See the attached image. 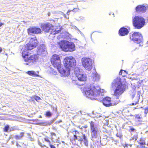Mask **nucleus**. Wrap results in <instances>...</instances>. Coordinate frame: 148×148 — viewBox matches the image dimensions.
Wrapping results in <instances>:
<instances>
[{"label":"nucleus","mask_w":148,"mask_h":148,"mask_svg":"<svg viewBox=\"0 0 148 148\" xmlns=\"http://www.w3.org/2000/svg\"><path fill=\"white\" fill-rule=\"evenodd\" d=\"M126 88V84H123L120 77H117L112 82L111 89L113 91V95L116 100L114 102L111 101V98L106 97L103 98V104L106 107H109L116 105L120 101L119 98L121 95L124 92Z\"/></svg>","instance_id":"nucleus-1"},{"label":"nucleus","mask_w":148,"mask_h":148,"mask_svg":"<svg viewBox=\"0 0 148 148\" xmlns=\"http://www.w3.org/2000/svg\"><path fill=\"white\" fill-rule=\"evenodd\" d=\"M64 63L65 68L61 67V62L59 64H58L57 60L54 63H51L54 68H56L62 76H67L70 74V71L75 67L76 65V61L72 57H66L64 60Z\"/></svg>","instance_id":"nucleus-2"},{"label":"nucleus","mask_w":148,"mask_h":148,"mask_svg":"<svg viewBox=\"0 0 148 148\" xmlns=\"http://www.w3.org/2000/svg\"><path fill=\"white\" fill-rule=\"evenodd\" d=\"M84 91L86 96L91 99H95L101 101L103 98V93L105 90L100 89L99 86H91L90 87H85Z\"/></svg>","instance_id":"nucleus-3"},{"label":"nucleus","mask_w":148,"mask_h":148,"mask_svg":"<svg viewBox=\"0 0 148 148\" xmlns=\"http://www.w3.org/2000/svg\"><path fill=\"white\" fill-rule=\"evenodd\" d=\"M56 27L48 23L42 24L41 26V27L43 31L46 32H49L51 34L53 35H55L60 32V26L57 28H56Z\"/></svg>","instance_id":"nucleus-4"},{"label":"nucleus","mask_w":148,"mask_h":148,"mask_svg":"<svg viewBox=\"0 0 148 148\" xmlns=\"http://www.w3.org/2000/svg\"><path fill=\"white\" fill-rule=\"evenodd\" d=\"M133 26L135 29H140L145 25V20L144 18L140 16H135L132 18Z\"/></svg>","instance_id":"nucleus-5"},{"label":"nucleus","mask_w":148,"mask_h":148,"mask_svg":"<svg viewBox=\"0 0 148 148\" xmlns=\"http://www.w3.org/2000/svg\"><path fill=\"white\" fill-rule=\"evenodd\" d=\"M74 72L78 80L84 82L82 83H78V85L79 86L83 85L84 82L86 80V75L84 73L83 71L82 70L79 69L78 68H75L74 69Z\"/></svg>","instance_id":"nucleus-6"},{"label":"nucleus","mask_w":148,"mask_h":148,"mask_svg":"<svg viewBox=\"0 0 148 148\" xmlns=\"http://www.w3.org/2000/svg\"><path fill=\"white\" fill-rule=\"evenodd\" d=\"M130 39L134 42L139 44V46H141L143 43V39L142 34L138 32H135L130 36Z\"/></svg>","instance_id":"nucleus-7"},{"label":"nucleus","mask_w":148,"mask_h":148,"mask_svg":"<svg viewBox=\"0 0 148 148\" xmlns=\"http://www.w3.org/2000/svg\"><path fill=\"white\" fill-rule=\"evenodd\" d=\"M81 61L83 66L86 70L90 71L91 69L93 64L91 59L89 58L83 57L82 58Z\"/></svg>","instance_id":"nucleus-8"},{"label":"nucleus","mask_w":148,"mask_h":148,"mask_svg":"<svg viewBox=\"0 0 148 148\" xmlns=\"http://www.w3.org/2000/svg\"><path fill=\"white\" fill-rule=\"evenodd\" d=\"M38 59V57L36 54L30 56L29 57L25 58L24 59L25 62L24 64L25 65L30 66L34 64L37 62Z\"/></svg>","instance_id":"nucleus-9"},{"label":"nucleus","mask_w":148,"mask_h":148,"mask_svg":"<svg viewBox=\"0 0 148 148\" xmlns=\"http://www.w3.org/2000/svg\"><path fill=\"white\" fill-rule=\"evenodd\" d=\"M37 45V41L35 37L29 39V42L25 46L26 48L28 49L32 50L36 47Z\"/></svg>","instance_id":"nucleus-10"},{"label":"nucleus","mask_w":148,"mask_h":148,"mask_svg":"<svg viewBox=\"0 0 148 148\" xmlns=\"http://www.w3.org/2000/svg\"><path fill=\"white\" fill-rule=\"evenodd\" d=\"M91 136L92 138H95L98 136L99 132L98 128L95 126L93 122L91 121L90 123Z\"/></svg>","instance_id":"nucleus-11"},{"label":"nucleus","mask_w":148,"mask_h":148,"mask_svg":"<svg viewBox=\"0 0 148 148\" xmlns=\"http://www.w3.org/2000/svg\"><path fill=\"white\" fill-rule=\"evenodd\" d=\"M27 31L28 33L30 35L33 34H41L42 31L40 28L37 27L35 26L30 27L27 29Z\"/></svg>","instance_id":"nucleus-12"},{"label":"nucleus","mask_w":148,"mask_h":148,"mask_svg":"<svg viewBox=\"0 0 148 148\" xmlns=\"http://www.w3.org/2000/svg\"><path fill=\"white\" fill-rule=\"evenodd\" d=\"M38 54L41 56H45L46 55L47 52L45 45L44 44L41 45L38 48L37 51Z\"/></svg>","instance_id":"nucleus-13"},{"label":"nucleus","mask_w":148,"mask_h":148,"mask_svg":"<svg viewBox=\"0 0 148 148\" xmlns=\"http://www.w3.org/2000/svg\"><path fill=\"white\" fill-rule=\"evenodd\" d=\"M69 41H68L63 40L58 43V44L60 47L64 51H65V49L67 48V46L68 45Z\"/></svg>","instance_id":"nucleus-14"},{"label":"nucleus","mask_w":148,"mask_h":148,"mask_svg":"<svg viewBox=\"0 0 148 148\" xmlns=\"http://www.w3.org/2000/svg\"><path fill=\"white\" fill-rule=\"evenodd\" d=\"M92 78L94 81H98L100 79V75L97 73L95 69L93 70L92 73Z\"/></svg>","instance_id":"nucleus-15"},{"label":"nucleus","mask_w":148,"mask_h":148,"mask_svg":"<svg viewBox=\"0 0 148 148\" xmlns=\"http://www.w3.org/2000/svg\"><path fill=\"white\" fill-rule=\"evenodd\" d=\"M67 47L65 51H72L75 50V45L73 42H69Z\"/></svg>","instance_id":"nucleus-16"},{"label":"nucleus","mask_w":148,"mask_h":148,"mask_svg":"<svg viewBox=\"0 0 148 148\" xmlns=\"http://www.w3.org/2000/svg\"><path fill=\"white\" fill-rule=\"evenodd\" d=\"M55 60L57 62L58 64H59L61 62L59 55L57 54H54L51 60V63H54Z\"/></svg>","instance_id":"nucleus-17"},{"label":"nucleus","mask_w":148,"mask_h":148,"mask_svg":"<svg viewBox=\"0 0 148 148\" xmlns=\"http://www.w3.org/2000/svg\"><path fill=\"white\" fill-rule=\"evenodd\" d=\"M128 33V30L124 27L121 28L119 30V35L121 36L127 35Z\"/></svg>","instance_id":"nucleus-18"},{"label":"nucleus","mask_w":148,"mask_h":148,"mask_svg":"<svg viewBox=\"0 0 148 148\" xmlns=\"http://www.w3.org/2000/svg\"><path fill=\"white\" fill-rule=\"evenodd\" d=\"M69 37V33L67 32H64L60 34L58 36V38L60 39V38L68 39Z\"/></svg>","instance_id":"nucleus-19"},{"label":"nucleus","mask_w":148,"mask_h":148,"mask_svg":"<svg viewBox=\"0 0 148 148\" xmlns=\"http://www.w3.org/2000/svg\"><path fill=\"white\" fill-rule=\"evenodd\" d=\"M26 49H24L22 52V56L23 58L24 59L26 58H27V57H28V56L29 55V50H29L27 49L26 47Z\"/></svg>","instance_id":"nucleus-20"},{"label":"nucleus","mask_w":148,"mask_h":148,"mask_svg":"<svg viewBox=\"0 0 148 148\" xmlns=\"http://www.w3.org/2000/svg\"><path fill=\"white\" fill-rule=\"evenodd\" d=\"M27 73L32 76L37 77L38 76V75L36 73V72L33 71H28L27 72Z\"/></svg>","instance_id":"nucleus-21"},{"label":"nucleus","mask_w":148,"mask_h":148,"mask_svg":"<svg viewBox=\"0 0 148 148\" xmlns=\"http://www.w3.org/2000/svg\"><path fill=\"white\" fill-rule=\"evenodd\" d=\"M24 134V132H21L19 134L15 136V138L16 140L21 139L23 136Z\"/></svg>","instance_id":"nucleus-22"},{"label":"nucleus","mask_w":148,"mask_h":148,"mask_svg":"<svg viewBox=\"0 0 148 148\" xmlns=\"http://www.w3.org/2000/svg\"><path fill=\"white\" fill-rule=\"evenodd\" d=\"M53 122V120H51L50 121H47L43 122L42 123V125L44 126H47V125H50L52 124Z\"/></svg>","instance_id":"nucleus-23"},{"label":"nucleus","mask_w":148,"mask_h":148,"mask_svg":"<svg viewBox=\"0 0 148 148\" xmlns=\"http://www.w3.org/2000/svg\"><path fill=\"white\" fill-rule=\"evenodd\" d=\"M83 140H84V144L85 146H87L88 145V142L85 134L83 135Z\"/></svg>","instance_id":"nucleus-24"},{"label":"nucleus","mask_w":148,"mask_h":148,"mask_svg":"<svg viewBox=\"0 0 148 148\" xmlns=\"http://www.w3.org/2000/svg\"><path fill=\"white\" fill-rule=\"evenodd\" d=\"M135 118L138 119V121H140V120L138 119H142V117L140 116V115L139 114H136L135 115Z\"/></svg>","instance_id":"nucleus-25"},{"label":"nucleus","mask_w":148,"mask_h":148,"mask_svg":"<svg viewBox=\"0 0 148 148\" xmlns=\"http://www.w3.org/2000/svg\"><path fill=\"white\" fill-rule=\"evenodd\" d=\"M77 140L79 141H82L83 140V135L82 136H79L78 135Z\"/></svg>","instance_id":"nucleus-26"},{"label":"nucleus","mask_w":148,"mask_h":148,"mask_svg":"<svg viewBox=\"0 0 148 148\" xmlns=\"http://www.w3.org/2000/svg\"><path fill=\"white\" fill-rule=\"evenodd\" d=\"M116 135L117 137H119L120 139H121L122 138L123 135L121 133H118Z\"/></svg>","instance_id":"nucleus-27"},{"label":"nucleus","mask_w":148,"mask_h":148,"mask_svg":"<svg viewBox=\"0 0 148 148\" xmlns=\"http://www.w3.org/2000/svg\"><path fill=\"white\" fill-rule=\"evenodd\" d=\"M123 72L125 73L126 74H128V72L126 71L121 70L119 73V75H122V73H123Z\"/></svg>","instance_id":"nucleus-28"},{"label":"nucleus","mask_w":148,"mask_h":148,"mask_svg":"<svg viewBox=\"0 0 148 148\" xmlns=\"http://www.w3.org/2000/svg\"><path fill=\"white\" fill-rule=\"evenodd\" d=\"M9 125H6L4 128V131L5 132H7L8 130H9Z\"/></svg>","instance_id":"nucleus-29"},{"label":"nucleus","mask_w":148,"mask_h":148,"mask_svg":"<svg viewBox=\"0 0 148 148\" xmlns=\"http://www.w3.org/2000/svg\"><path fill=\"white\" fill-rule=\"evenodd\" d=\"M38 145H39L41 147H42L44 146V147H45L46 148H48V147H47L45 145H42V143L38 140Z\"/></svg>","instance_id":"nucleus-30"},{"label":"nucleus","mask_w":148,"mask_h":148,"mask_svg":"<svg viewBox=\"0 0 148 148\" xmlns=\"http://www.w3.org/2000/svg\"><path fill=\"white\" fill-rule=\"evenodd\" d=\"M44 140L45 141L48 143L49 145H50L51 143V142L49 140V138L48 137H46V138H44Z\"/></svg>","instance_id":"nucleus-31"},{"label":"nucleus","mask_w":148,"mask_h":148,"mask_svg":"<svg viewBox=\"0 0 148 148\" xmlns=\"http://www.w3.org/2000/svg\"><path fill=\"white\" fill-rule=\"evenodd\" d=\"M51 113L49 111L47 112L46 113V115L47 116L50 117L51 116Z\"/></svg>","instance_id":"nucleus-32"},{"label":"nucleus","mask_w":148,"mask_h":148,"mask_svg":"<svg viewBox=\"0 0 148 148\" xmlns=\"http://www.w3.org/2000/svg\"><path fill=\"white\" fill-rule=\"evenodd\" d=\"M78 135H74V138H73L72 140L71 139V140H72V141H73V140L75 141V140H77V137H78Z\"/></svg>","instance_id":"nucleus-33"},{"label":"nucleus","mask_w":148,"mask_h":148,"mask_svg":"<svg viewBox=\"0 0 148 148\" xmlns=\"http://www.w3.org/2000/svg\"><path fill=\"white\" fill-rule=\"evenodd\" d=\"M133 139H134V140L135 141H136L138 138V136L137 134L134 135V136H133Z\"/></svg>","instance_id":"nucleus-34"},{"label":"nucleus","mask_w":148,"mask_h":148,"mask_svg":"<svg viewBox=\"0 0 148 148\" xmlns=\"http://www.w3.org/2000/svg\"><path fill=\"white\" fill-rule=\"evenodd\" d=\"M16 127H13L10 128L9 129L10 131H14L16 130Z\"/></svg>","instance_id":"nucleus-35"},{"label":"nucleus","mask_w":148,"mask_h":148,"mask_svg":"<svg viewBox=\"0 0 148 148\" xmlns=\"http://www.w3.org/2000/svg\"><path fill=\"white\" fill-rule=\"evenodd\" d=\"M130 130L132 132H136V130L133 127L130 126Z\"/></svg>","instance_id":"nucleus-36"},{"label":"nucleus","mask_w":148,"mask_h":148,"mask_svg":"<svg viewBox=\"0 0 148 148\" xmlns=\"http://www.w3.org/2000/svg\"><path fill=\"white\" fill-rule=\"evenodd\" d=\"M34 99L37 101H38L39 100H40L41 99L40 98V97L37 96H35Z\"/></svg>","instance_id":"nucleus-37"},{"label":"nucleus","mask_w":148,"mask_h":148,"mask_svg":"<svg viewBox=\"0 0 148 148\" xmlns=\"http://www.w3.org/2000/svg\"><path fill=\"white\" fill-rule=\"evenodd\" d=\"M51 71H52L51 72V73L54 75H56V74L57 73L54 70H51Z\"/></svg>","instance_id":"nucleus-38"},{"label":"nucleus","mask_w":148,"mask_h":148,"mask_svg":"<svg viewBox=\"0 0 148 148\" xmlns=\"http://www.w3.org/2000/svg\"><path fill=\"white\" fill-rule=\"evenodd\" d=\"M62 122V121H61V120H59V121H56L55 122V123L56 124H58V123H60V122Z\"/></svg>","instance_id":"nucleus-39"},{"label":"nucleus","mask_w":148,"mask_h":148,"mask_svg":"<svg viewBox=\"0 0 148 148\" xmlns=\"http://www.w3.org/2000/svg\"><path fill=\"white\" fill-rule=\"evenodd\" d=\"M49 145L51 148H56L55 146H54L53 145H51V144Z\"/></svg>","instance_id":"nucleus-40"},{"label":"nucleus","mask_w":148,"mask_h":148,"mask_svg":"<svg viewBox=\"0 0 148 148\" xmlns=\"http://www.w3.org/2000/svg\"><path fill=\"white\" fill-rule=\"evenodd\" d=\"M138 101H137V102H136L135 103H132V105H136L138 103Z\"/></svg>","instance_id":"nucleus-41"},{"label":"nucleus","mask_w":148,"mask_h":148,"mask_svg":"<svg viewBox=\"0 0 148 148\" xmlns=\"http://www.w3.org/2000/svg\"><path fill=\"white\" fill-rule=\"evenodd\" d=\"M75 134H76V135H79V133L77 131H75Z\"/></svg>","instance_id":"nucleus-42"},{"label":"nucleus","mask_w":148,"mask_h":148,"mask_svg":"<svg viewBox=\"0 0 148 148\" xmlns=\"http://www.w3.org/2000/svg\"><path fill=\"white\" fill-rule=\"evenodd\" d=\"M51 136H56V134L55 133H54L51 132Z\"/></svg>","instance_id":"nucleus-43"},{"label":"nucleus","mask_w":148,"mask_h":148,"mask_svg":"<svg viewBox=\"0 0 148 148\" xmlns=\"http://www.w3.org/2000/svg\"><path fill=\"white\" fill-rule=\"evenodd\" d=\"M123 72V73H122V74L121 75H122V76L123 77H124V76H125L126 75L125 74V73H124V72Z\"/></svg>","instance_id":"nucleus-44"},{"label":"nucleus","mask_w":148,"mask_h":148,"mask_svg":"<svg viewBox=\"0 0 148 148\" xmlns=\"http://www.w3.org/2000/svg\"><path fill=\"white\" fill-rule=\"evenodd\" d=\"M80 18L81 20H84V18L83 17H81Z\"/></svg>","instance_id":"nucleus-45"},{"label":"nucleus","mask_w":148,"mask_h":148,"mask_svg":"<svg viewBox=\"0 0 148 148\" xmlns=\"http://www.w3.org/2000/svg\"><path fill=\"white\" fill-rule=\"evenodd\" d=\"M4 23H2L1 22H0V27H1V26L4 25Z\"/></svg>","instance_id":"nucleus-46"},{"label":"nucleus","mask_w":148,"mask_h":148,"mask_svg":"<svg viewBox=\"0 0 148 148\" xmlns=\"http://www.w3.org/2000/svg\"><path fill=\"white\" fill-rule=\"evenodd\" d=\"M148 112V110H145V113H147Z\"/></svg>","instance_id":"nucleus-47"},{"label":"nucleus","mask_w":148,"mask_h":148,"mask_svg":"<svg viewBox=\"0 0 148 148\" xmlns=\"http://www.w3.org/2000/svg\"><path fill=\"white\" fill-rule=\"evenodd\" d=\"M140 144L141 145H144L145 144V143L143 142H141L140 143Z\"/></svg>","instance_id":"nucleus-48"},{"label":"nucleus","mask_w":148,"mask_h":148,"mask_svg":"<svg viewBox=\"0 0 148 148\" xmlns=\"http://www.w3.org/2000/svg\"><path fill=\"white\" fill-rule=\"evenodd\" d=\"M71 11V10H69V11H68L67 12V14H68V13H69Z\"/></svg>","instance_id":"nucleus-49"},{"label":"nucleus","mask_w":148,"mask_h":148,"mask_svg":"<svg viewBox=\"0 0 148 148\" xmlns=\"http://www.w3.org/2000/svg\"><path fill=\"white\" fill-rule=\"evenodd\" d=\"M16 146H17V147L20 146V145L18 144V143H17L16 144Z\"/></svg>","instance_id":"nucleus-50"},{"label":"nucleus","mask_w":148,"mask_h":148,"mask_svg":"<svg viewBox=\"0 0 148 148\" xmlns=\"http://www.w3.org/2000/svg\"><path fill=\"white\" fill-rule=\"evenodd\" d=\"M2 51V48L1 47H0V53Z\"/></svg>","instance_id":"nucleus-51"},{"label":"nucleus","mask_w":148,"mask_h":148,"mask_svg":"<svg viewBox=\"0 0 148 148\" xmlns=\"http://www.w3.org/2000/svg\"><path fill=\"white\" fill-rule=\"evenodd\" d=\"M134 139H133V137H132L130 138V140H133Z\"/></svg>","instance_id":"nucleus-52"},{"label":"nucleus","mask_w":148,"mask_h":148,"mask_svg":"<svg viewBox=\"0 0 148 148\" xmlns=\"http://www.w3.org/2000/svg\"><path fill=\"white\" fill-rule=\"evenodd\" d=\"M64 16L66 18H67V17H66V15L65 14L64 15Z\"/></svg>","instance_id":"nucleus-53"},{"label":"nucleus","mask_w":148,"mask_h":148,"mask_svg":"<svg viewBox=\"0 0 148 148\" xmlns=\"http://www.w3.org/2000/svg\"><path fill=\"white\" fill-rule=\"evenodd\" d=\"M5 55L6 56H7V55H8V54H7V53H6V54H5Z\"/></svg>","instance_id":"nucleus-54"},{"label":"nucleus","mask_w":148,"mask_h":148,"mask_svg":"<svg viewBox=\"0 0 148 148\" xmlns=\"http://www.w3.org/2000/svg\"><path fill=\"white\" fill-rule=\"evenodd\" d=\"M147 43L148 44V41H147Z\"/></svg>","instance_id":"nucleus-55"},{"label":"nucleus","mask_w":148,"mask_h":148,"mask_svg":"<svg viewBox=\"0 0 148 148\" xmlns=\"http://www.w3.org/2000/svg\"><path fill=\"white\" fill-rule=\"evenodd\" d=\"M113 14V15H114V14Z\"/></svg>","instance_id":"nucleus-56"}]
</instances>
